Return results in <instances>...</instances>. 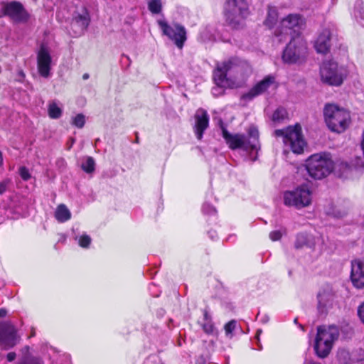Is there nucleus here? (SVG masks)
I'll use <instances>...</instances> for the list:
<instances>
[{
    "instance_id": "nucleus-46",
    "label": "nucleus",
    "mask_w": 364,
    "mask_h": 364,
    "mask_svg": "<svg viewBox=\"0 0 364 364\" xmlns=\"http://www.w3.org/2000/svg\"><path fill=\"white\" fill-rule=\"evenodd\" d=\"M7 314V311L5 309H0V318L5 317Z\"/></svg>"
},
{
    "instance_id": "nucleus-18",
    "label": "nucleus",
    "mask_w": 364,
    "mask_h": 364,
    "mask_svg": "<svg viewBox=\"0 0 364 364\" xmlns=\"http://www.w3.org/2000/svg\"><path fill=\"white\" fill-rule=\"evenodd\" d=\"M195 121L194 131L197 139L200 140L209 124V116L207 112L203 109H198L195 114Z\"/></svg>"
},
{
    "instance_id": "nucleus-38",
    "label": "nucleus",
    "mask_w": 364,
    "mask_h": 364,
    "mask_svg": "<svg viewBox=\"0 0 364 364\" xmlns=\"http://www.w3.org/2000/svg\"><path fill=\"white\" fill-rule=\"evenodd\" d=\"M203 212L205 214H214L216 213V210L210 205L204 203L203 205Z\"/></svg>"
},
{
    "instance_id": "nucleus-35",
    "label": "nucleus",
    "mask_w": 364,
    "mask_h": 364,
    "mask_svg": "<svg viewBox=\"0 0 364 364\" xmlns=\"http://www.w3.org/2000/svg\"><path fill=\"white\" fill-rule=\"evenodd\" d=\"M203 331L206 333H212L214 330V326L211 321H205L204 323L202 325Z\"/></svg>"
},
{
    "instance_id": "nucleus-22",
    "label": "nucleus",
    "mask_w": 364,
    "mask_h": 364,
    "mask_svg": "<svg viewBox=\"0 0 364 364\" xmlns=\"http://www.w3.org/2000/svg\"><path fill=\"white\" fill-rule=\"evenodd\" d=\"M333 346L330 344V342L324 340L321 336L317 333L314 349L316 355L321 358H324L330 353Z\"/></svg>"
},
{
    "instance_id": "nucleus-40",
    "label": "nucleus",
    "mask_w": 364,
    "mask_h": 364,
    "mask_svg": "<svg viewBox=\"0 0 364 364\" xmlns=\"http://www.w3.org/2000/svg\"><path fill=\"white\" fill-rule=\"evenodd\" d=\"M9 183V180H4L0 182V195L4 193L7 189L8 185Z\"/></svg>"
},
{
    "instance_id": "nucleus-21",
    "label": "nucleus",
    "mask_w": 364,
    "mask_h": 364,
    "mask_svg": "<svg viewBox=\"0 0 364 364\" xmlns=\"http://www.w3.org/2000/svg\"><path fill=\"white\" fill-rule=\"evenodd\" d=\"M317 333L324 338V340L330 342L331 346H333L334 342L338 338L339 329L334 325L319 326L317 329Z\"/></svg>"
},
{
    "instance_id": "nucleus-32",
    "label": "nucleus",
    "mask_w": 364,
    "mask_h": 364,
    "mask_svg": "<svg viewBox=\"0 0 364 364\" xmlns=\"http://www.w3.org/2000/svg\"><path fill=\"white\" fill-rule=\"evenodd\" d=\"M161 0H151L149 2V9L153 14H159L161 11Z\"/></svg>"
},
{
    "instance_id": "nucleus-45",
    "label": "nucleus",
    "mask_w": 364,
    "mask_h": 364,
    "mask_svg": "<svg viewBox=\"0 0 364 364\" xmlns=\"http://www.w3.org/2000/svg\"><path fill=\"white\" fill-rule=\"evenodd\" d=\"M203 316H204V321H211L210 316L208 314L207 311H204Z\"/></svg>"
},
{
    "instance_id": "nucleus-7",
    "label": "nucleus",
    "mask_w": 364,
    "mask_h": 364,
    "mask_svg": "<svg viewBox=\"0 0 364 364\" xmlns=\"http://www.w3.org/2000/svg\"><path fill=\"white\" fill-rule=\"evenodd\" d=\"M346 76V68L333 60L324 61L320 67L321 80L328 85L340 86Z\"/></svg>"
},
{
    "instance_id": "nucleus-2",
    "label": "nucleus",
    "mask_w": 364,
    "mask_h": 364,
    "mask_svg": "<svg viewBox=\"0 0 364 364\" xmlns=\"http://www.w3.org/2000/svg\"><path fill=\"white\" fill-rule=\"evenodd\" d=\"M249 14L247 0H226L225 16L228 23L232 28H242Z\"/></svg>"
},
{
    "instance_id": "nucleus-25",
    "label": "nucleus",
    "mask_w": 364,
    "mask_h": 364,
    "mask_svg": "<svg viewBox=\"0 0 364 364\" xmlns=\"http://www.w3.org/2000/svg\"><path fill=\"white\" fill-rule=\"evenodd\" d=\"M55 216L59 222L63 223L71 218V213L64 204H60L55 210Z\"/></svg>"
},
{
    "instance_id": "nucleus-41",
    "label": "nucleus",
    "mask_w": 364,
    "mask_h": 364,
    "mask_svg": "<svg viewBox=\"0 0 364 364\" xmlns=\"http://www.w3.org/2000/svg\"><path fill=\"white\" fill-rule=\"evenodd\" d=\"M361 4H363L362 1H357L355 4V9L358 10V11L360 12V17L364 18V8L361 6Z\"/></svg>"
},
{
    "instance_id": "nucleus-48",
    "label": "nucleus",
    "mask_w": 364,
    "mask_h": 364,
    "mask_svg": "<svg viewBox=\"0 0 364 364\" xmlns=\"http://www.w3.org/2000/svg\"><path fill=\"white\" fill-rule=\"evenodd\" d=\"M89 78V75L87 73H85L83 75H82V79L83 80H87Z\"/></svg>"
},
{
    "instance_id": "nucleus-43",
    "label": "nucleus",
    "mask_w": 364,
    "mask_h": 364,
    "mask_svg": "<svg viewBox=\"0 0 364 364\" xmlns=\"http://www.w3.org/2000/svg\"><path fill=\"white\" fill-rule=\"evenodd\" d=\"M354 364H364V351L359 352V357L355 358Z\"/></svg>"
},
{
    "instance_id": "nucleus-12",
    "label": "nucleus",
    "mask_w": 364,
    "mask_h": 364,
    "mask_svg": "<svg viewBox=\"0 0 364 364\" xmlns=\"http://www.w3.org/2000/svg\"><path fill=\"white\" fill-rule=\"evenodd\" d=\"M158 24L164 35L174 41L178 48H181L183 47L186 40V31L183 26L179 24H175L171 26L162 19L158 20Z\"/></svg>"
},
{
    "instance_id": "nucleus-5",
    "label": "nucleus",
    "mask_w": 364,
    "mask_h": 364,
    "mask_svg": "<svg viewBox=\"0 0 364 364\" xmlns=\"http://www.w3.org/2000/svg\"><path fill=\"white\" fill-rule=\"evenodd\" d=\"M325 122L328 128L335 132H344L350 123V114L335 105H326L323 110Z\"/></svg>"
},
{
    "instance_id": "nucleus-47",
    "label": "nucleus",
    "mask_w": 364,
    "mask_h": 364,
    "mask_svg": "<svg viewBox=\"0 0 364 364\" xmlns=\"http://www.w3.org/2000/svg\"><path fill=\"white\" fill-rule=\"evenodd\" d=\"M304 364H320V363H318L314 362L313 360H308Z\"/></svg>"
},
{
    "instance_id": "nucleus-49",
    "label": "nucleus",
    "mask_w": 364,
    "mask_h": 364,
    "mask_svg": "<svg viewBox=\"0 0 364 364\" xmlns=\"http://www.w3.org/2000/svg\"><path fill=\"white\" fill-rule=\"evenodd\" d=\"M261 333H262L261 330H257V335H256V337H257V339H258L259 336L260 335Z\"/></svg>"
},
{
    "instance_id": "nucleus-42",
    "label": "nucleus",
    "mask_w": 364,
    "mask_h": 364,
    "mask_svg": "<svg viewBox=\"0 0 364 364\" xmlns=\"http://www.w3.org/2000/svg\"><path fill=\"white\" fill-rule=\"evenodd\" d=\"M358 314L361 321L364 323V302L358 307Z\"/></svg>"
},
{
    "instance_id": "nucleus-52",
    "label": "nucleus",
    "mask_w": 364,
    "mask_h": 364,
    "mask_svg": "<svg viewBox=\"0 0 364 364\" xmlns=\"http://www.w3.org/2000/svg\"><path fill=\"white\" fill-rule=\"evenodd\" d=\"M20 75H22V76H23V73H22V72H20Z\"/></svg>"
},
{
    "instance_id": "nucleus-19",
    "label": "nucleus",
    "mask_w": 364,
    "mask_h": 364,
    "mask_svg": "<svg viewBox=\"0 0 364 364\" xmlns=\"http://www.w3.org/2000/svg\"><path fill=\"white\" fill-rule=\"evenodd\" d=\"M335 299V292L331 287H323L318 294V309L323 311L326 308L331 306Z\"/></svg>"
},
{
    "instance_id": "nucleus-24",
    "label": "nucleus",
    "mask_w": 364,
    "mask_h": 364,
    "mask_svg": "<svg viewBox=\"0 0 364 364\" xmlns=\"http://www.w3.org/2000/svg\"><path fill=\"white\" fill-rule=\"evenodd\" d=\"M356 354H351L346 349H340L337 353V358L340 364H354Z\"/></svg>"
},
{
    "instance_id": "nucleus-11",
    "label": "nucleus",
    "mask_w": 364,
    "mask_h": 364,
    "mask_svg": "<svg viewBox=\"0 0 364 364\" xmlns=\"http://www.w3.org/2000/svg\"><path fill=\"white\" fill-rule=\"evenodd\" d=\"M20 341L17 329L9 321L0 322V347L3 350L14 348Z\"/></svg>"
},
{
    "instance_id": "nucleus-33",
    "label": "nucleus",
    "mask_w": 364,
    "mask_h": 364,
    "mask_svg": "<svg viewBox=\"0 0 364 364\" xmlns=\"http://www.w3.org/2000/svg\"><path fill=\"white\" fill-rule=\"evenodd\" d=\"M85 122V116L82 114H77L73 119V124L77 127V128H82Z\"/></svg>"
},
{
    "instance_id": "nucleus-8",
    "label": "nucleus",
    "mask_w": 364,
    "mask_h": 364,
    "mask_svg": "<svg viewBox=\"0 0 364 364\" xmlns=\"http://www.w3.org/2000/svg\"><path fill=\"white\" fill-rule=\"evenodd\" d=\"M284 203L289 207L301 209L309 206L312 202V193L306 185L285 191L283 194Z\"/></svg>"
},
{
    "instance_id": "nucleus-34",
    "label": "nucleus",
    "mask_w": 364,
    "mask_h": 364,
    "mask_svg": "<svg viewBox=\"0 0 364 364\" xmlns=\"http://www.w3.org/2000/svg\"><path fill=\"white\" fill-rule=\"evenodd\" d=\"M91 242V238L87 235H82L79 239V245L82 247H87Z\"/></svg>"
},
{
    "instance_id": "nucleus-17",
    "label": "nucleus",
    "mask_w": 364,
    "mask_h": 364,
    "mask_svg": "<svg viewBox=\"0 0 364 364\" xmlns=\"http://www.w3.org/2000/svg\"><path fill=\"white\" fill-rule=\"evenodd\" d=\"M38 69L41 76L47 77L50 69L51 57L48 49L45 46H41L38 53Z\"/></svg>"
},
{
    "instance_id": "nucleus-15",
    "label": "nucleus",
    "mask_w": 364,
    "mask_h": 364,
    "mask_svg": "<svg viewBox=\"0 0 364 364\" xmlns=\"http://www.w3.org/2000/svg\"><path fill=\"white\" fill-rule=\"evenodd\" d=\"M350 279L356 288L364 287V260L355 259L351 262Z\"/></svg>"
},
{
    "instance_id": "nucleus-36",
    "label": "nucleus",
    "mask_w": 364,
    "mask_h": 364,
    "mask_svg": "<svg viewBox=\"0 0 364 364\" xmlns=\"http://www.w3.org/2000/svg\"><path fill=\"white\" fill-rule=\"evenodd\" d=\"M19 174L22 179L24 181H28L31 178V174L28 171V169L24 166H22L19 168Z\"/></svg>"
},
{
    "instance_id": "nucleus-10",
    "label": "nucleus",
    "mask_w": 364,
    "mask_h": 364,
    "mask_svg": "<svg viewBox=\"0 0 364 364\" xmlns=\"http://www.w3.org/2000/svg\"><path fill=\"white\" fill-rule=\"evenodd\" d=\"M8 16L15 23H24L29 18V14L23 6L18 1L0 3V17Z\"/></svg>"
},
{
    "instance_id": "nucleus-51",
    "label": "nucleus",
    "mask_w": 364,
    "mask_h": 364,
    "mask_svg": "<svg viewBox=\"0 0 364 364\" xmlns=\"http://www.w3.org/2000/svg\"><path fill=\"white\" fill-rule=\"evenodd\" d=\"M34 335H35V333L33 331V332H32L31 336H33Z\"/></svg>"
},
{
    "instance_id": "nucleus-3",
    "label": "nucleus",
    "mask_w": 364,
    "mask_h": 364,
    "mask_svg": "<svg viewBox=\"0 0 364 364\" xmlns=\"http://www.w3.org/2000/svg\"><path fill=\"white\" fill-rule=\"evenodd\" d=\"M242 61L237 58H230L223 62L217 63L213 71V80L217 87L212 90L214 95L223 92V88L230 87L232 82L227 77L228 72L240 66Z\"/></svg>"
},
{
    "instance_id": "nucleus-39",
    "label": "nucleus",
    "mask_w": 364,
    "mask_h": 364,
    "mask_svg": "<svg viewBox=\"0 0 364 364\" xmlns=\"http://www.w3.org/2000/svg\"><path fill=\"white\" fill-rule=\"evenodd\" d=\"M282 237V232L279 230L272 231L269 233V238L272 241L279 240Z\"/></svg>"
},
{
    "instance_id": "nucleus-23",
    "label": "nucleus",
    "mask_w": 364,
    "mask_h": 364,
    "mask_svg": "<svg viewBox=\"0 0 364 364\" xmlns=\"http://www.w3.org/2000/svg\"><path fill=\"white\" fill-rule=\"evenodd\" d=\"M315 241L314 238L311 236L307 235L304 233L298 234L295 241V247L296 248H301L304 246L309 247L310 248L314 247Z\"/></svg>"
},
{
    "instance_id": "nucleus-13",
    "label": "nucleus",
    "mask_w": 364,
    "mask_h": 364,
    "mask_svg": "<svg viewBox=\"0 0 364 364\" xmlns=\"http://www.w3.org/2000/svg\"><path fill=\"white\" fill-rule=\"evenodd\" d=\"M90 18L89 13L85 6H81L76 11L71 21V29L75 36H80L84 33L90 24Z\"/></svg>"
},
{
    "instance_id": "nucleus-9",
    "label": "nucleus",
    "mask_w": 364,
    "mask_h": 364,
    "mask_svg": "<svg viewBox=\"0 0 364 364\" xmlns=\"http://www.w3.org/2000/svg\"><path fill=\"white\" fill-rule=\"evenodd\" d=\"M306 55V43L301 37L295 36L284 50L282 59L287 63H296L303 61Z\"/></svg>"
},
{
    "instance_id": "nucleus-37",
    "label": "nucleus",
    "mask_w": 364,
    "mask_h": 364,
    "mask_svg": "<svg viewBox=\"0 0 364 364\" xmlns=\"http://www.w3.org/2000/svg\"><path fill=\"white\" fill-rule=\"evenodd\" d=\"M236 322L235 321H230L225 326V330L227 335L230 334L235 328Z\"/></svg>"
},
{
    "instance_id": "nucleus-31",
    "label": "nucleus",
    "mask_w": 364,
    "mask_h": 364,
    "mask_svg": "<svg viewBox=\"0 0 364 364\" xmlns=\"http://www.w3.org/2000/svg\"><path fill=\"white\" fill-rule=\"evenodd\" d=\"M62 114V109L55 102L48 106V115L52 119H58Z\"/></svg>"
},
{
    "instance_id": "nucleus-29",
    "label": "nucleus",
    "mask_w": 364,
    "mask_h": 364,
    "mask_svg": "<svg viewBox=\"0 0 364 364\" xmlns=\"http://www.w3.org/2000/svg\"><path fill=\"white\" fill-rule=\"evenodd\" d=\"M82 169L87 173H91L95 171V162L92 157L87 156L81 165Z\"/></svg>"
},
{
    "instance_id": "nucleus-27",
    "label": "nucleus",
    "mask_w": 364,
    "mask_h": 364,
    "mask_svg": "<svg viewBox=\"0 0 364 364\" xmlns=\"http://www.w3.org/2000/svg\"><path fill=\"white\" fill-rule=\"evenodd\" d=\"M350 210V207L348 205H336L333 210L332 212L329 213L333 217L341 218L346 215Z\"/></svg>"
},
{
    "instance_id": "nucleus-1",
    "label": "nucleus",
    "mask_w": 364,
    "mask_h": 364,
    "mask_svg": "<svg viewBox=\"0 0 364 364\" xmlns=\"http://www.w3.org/2000/svg\"><path fill=\"white\" fill-rule=\"evenodd\" d=\"M248 136L242 134H230L223 128V136L231 149H240L250 153L260 149L258 129L252 126L248 129Z\"/></svg>"
},
{
    "instance_id": "nucleus-6",
    "label": "nucleus",
    "mask_w": 364,
    "mask_h": 364,
    "mask_svg": "<svg viewBox=\"0 0 364 364\" xmlns=\"http://www.w3.org/2000/svg\"><path fill=\"white\" fill-rule=\"evenodd\" d=\"M274 135L281 137L286 146L289 147L295 154H301L304 151L306 142L301 134V128L299 124L288 127L284 129H276Z\"/></svg>"
},
{
    "instance_id": "nucleus-30",
    "label": "nucleus",
    "mask_w": 364,
    "mask_h": 364,
    "mask_svg": "<svg viewBox=\"0 0 364 364\" xmlns=\"http://www.w3.org/2000/svg\"><path fill=\"white\" fill-rule=\"evenodd\" d=\"M28 346H25L22 349V353H24L25 355H23L20 364H42V362L40 359L35 358H29L28 356H27L26 354L28 353Z\"/></svg>"
},
{
    "instance_id": "nucleus-50",
    "label": "nucleus",
    "mask_w": 364,
    "mask_h": 364,
    "mask_svg": "<svg viewBox=\"0 0 364 364\" xmlns=\"http://www.w3.org/2000/svg\"><path fill=\"white\" fill-rule=\"evenodd\" d=\"M135 141H136V143H139V137H138V136H137V135H136V140H135Z\"/></svg>"
},
{
    "instance_id": "nucleus-26",
    "label": "nucleus",
    "mask_w": 364,
    "mask_h": 364,
    "mask_svg": "<svg viewBox=\"0 0 364 364\" xmlns=\"http://www.w3.org/2000/svg\"><path fill=\"white\" fill-rule=\"evenodd\" d=\"M277 21V11L275 7L269 6L267 16L264 22V25L269 28H272Z\"/></svg>"
},
{
    "instance_id": "nucleus-4",
    "label": "nucleus",
    "mask_w": 364,
    "mask_h": 364,
    "mask_svg": "<svg viewBox=\"0 0 364 364\" xmlns=\"http://www.w3.org/2000/svg\"><path fill=\"white\" fill-rule=\"evenodd\" d=\"M306 170L309 176L314 179L326 177L333 169V161L327 153L311 155L306 161Z\"/></svg>"
},
{
    "instance_id": "nucleus-14",
    "label": "nucleus",
    "mask_w": 364,
    "mask_h": 364,
    "mask_svg": "<svg viewBox=\"0 0 364 364\" xmlns=\"http://www.w3.org/2000/svg\"><path fill=\"white\" fill-rule=\"evenodd\" d=\"M304 24L302 18L299 14H289L281 21L282 31L277 36L295 34L299 36V33Z\"/></svg>"
},
{
    "instance_id": "nucleus-28",
    "label": "nucleus",
    "mask_w": 364,
    "mask_h": 364,
    "mask_svg": "<svg viewBox=\"0 0 364 364\" xmlns=\"http://www.w3.org/2000/svg\"><path fill=\"white\" fill-rule=\"evenodd\" d=\"M287 118V112L284 108L277 109L272 114V121L274 123H280Z\"/></svg>"
},
{
    "instance_id": "nucleus-20",
    "label": "nucleus",
    "mask_w": 364,
    "mask_h": 364,
    "mask_svg": "<svg viewBox=\"0 0 364 364\" xmlns=\"http://www.w3.org/2000/svg\"><path fill=\"white\" fill-rule=\"evenodd\" d=\"M331 33L329 29L325 28L319 34L315 43V48L319 53L326 54L331 47Z\"/></svg>"
},
{
    "instance_id": "nucleus-16",
    "label": "nucleus",
    "mask_w": 364,
    "mask_h": 364,
    "mask_svg": "<svg viewBox=\"0 0 364 364\" xmlns=\"http://www.w3.org/2000/svg\"><path fill=\"white\" fill-rule=\"evenodd\" d=\"M275 79L273 76H266L257 82L250 91L243 95L244 99L252 100L254 97L264 93L270 86L274 85Z\"/></svg>"
},
{
    "instance_id": "nucleus-44",
    "label": "nucleus",
    "mask_w": 364,
    "mask_h": 364,
    "mask_svg": "<svg viewBox=\"0 0 364 364\" xmlns=\"http://www.w3.org/2000/svg\"><path fill=\"white\" fill-rule=\"evenodd\" d=\"M16 354L14 352H10L7 354V360L9 362H11L16 359Z\"/></svg>"
}]
</instances>
